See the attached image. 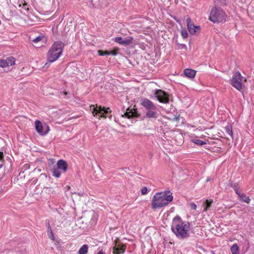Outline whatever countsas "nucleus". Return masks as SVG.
Segmentation results:
<instances>
[{"label": "nucleus", "instance_id": "nucleus-40", "mask_svg": "<svg viewBox=\"0 0 254 254\" xmlns=\"http://www.w3.org/2000/svg\"><path fill=\"white\" fill-rule=\"evenodd\" d=\"M210 180V178H207V180H206V181H207V182H209Z\"/></svg>", "mask_w": 254, "mask_h": 254}, {"label": "nucleus", "instance_id": "nucleus-30", "mask_svg": "<svg viewBox=\"0 0 254 254\" xmlns=\"http://www.w3.org/2000/svg\"><path fill=\"white\" fill-rule=\"evenodd\" d=\"M190 205L192 210H196L197 208V205L193 202H191Z\"/></svg>", "mask_w": 254, "mask_h": 254}, {"label": "nucleus", "instance_id": "nucleus-4", "mask_svg": "<svg viewBox=\"0 0 254 254\" xmlns=\"http://www.w3.org/2000/svg\"><path fill=\"white\" fill-rule=\"evenodd\" d=\"M227 15L221 8L215 7L211 9L209 19L213 23L223 22L226 21Z\"/></svg>", "mask_w": 254, "mask_h": 254}, {"label": "nucleus", "instance_id": "nucleus-28", "mask_svg": "<svg viewBox=\"0 0 254 254\" xmlns=\"http://www.w3.org/2000/svg\"><path fill=\"white\" fill-rule=\"evenodd\" d=\"M180 119H181V118H180V115L176 114L174 116V117L173 118V119L172 120L175 122H178Z\"/></svg>", "mask_w": 254, "mask_h": 254}, {"label": "nucleus", "instance_id": "nucleus-42", "mask_svg": "<svg viewBox=\"0 0 254 254\" xmlns=\"http://www.w3.org/2000/svg\"><path fill=\"white\" fill-rule=\"evenodd\" d=\"M27 4V3H26L25 2L23 4V5L25 6Z\"/></svg>", "mask_w": 254, "mask_h": 254}, {"label": "nucleus", "instance_id": "nucleus-33", "mask_svg": "<svg viewBox=\"0 0 254 254\" xmlns=\"http://www.w3.org/2000/svg\"><path fill=\"white\" fill-rule=\"evenodd\" d=\"M117 54V52L116 51H109V55L113 56H116Z\"/></svg>", "mask_w": 254, "mask_h": 254}, {"label": "nucleus", "instance_id": "nucleus-35", "mask_svg": "<svg viewBox=\"0 0 254 254\" xmlns=\"http://www.w3.org/2000/svg\"><path fill=\"white\" fill-rule=\"evenodd\" d=\"M3 153L0 152V160H1L3 159Z\"/></svg>", "mask_w": 254, "mask_h": 254}, {"label": "nucleus", "instance_id": "nucleus-24", "mask_svg": "<svg viewBox=\"0 0 254 254\" xmlns=\"http://www.w3.org/2000/svg\"><path fill=\"white\" fill-rule=\"evenodd\" d=\"M98 53L99 55L101 56H105V55H109V51H103L102 50H98Z\"/></svg>", "mask_w": 254, "mask_h": 254}, {"label": "nucleus", "instance_id": "nucleus-36", "mask_svg": "<svg viewBox=\"0 0 254 254\" xmlns=\"http://www.w3.org/2000/svg\"><path fill=\"white\" fill-rule=\"evenodd\" d=\"M50 231L51 233V234H52V230H51V228H50ZM51 239H52L53 240H54V236H53V234H52Z\"/></svg>", "mask_w": 254, "mask_h": 254}, {"label": "nucleus", "instance_id": "nucleus-26", "mask_svg": "<svg viewBox=\"0 0 254 254\" xmlns=\"http://www.w3.org/2000/svg\"><path fill=\"white\" fill-rule=\"evenodd\" d=\"M225 129H226V132L228 134L230 135L231 136H232L233 135V132H232V128H231V127L230 126H227L225 127Z\"/></svg>", "mask_w": 254, "mask_h": 254}, {"label": "nucleus", "instance_id": "nucleus-31", "mask_svg": "<svg viewBox=\"0 0 254 254\" xmlns=\"http://www.w3.org/2000/svg\"><path fill=\"white\" fill-rule=\"evenodd\" d=\"M155 112H147V116L149 118L154 117Z\"/></svg>", "mask_w": 254, "mask_h": 254}, {"label": "nucleus", "instance_id": "nucleus-20", "mask_svg": "<svg viewBox=\"0 0 254 254\" xmlns=\"http://www.w3.org/2000/svg\"><path fill=\"white\" fill-rule=\"evenodd\" d=\"M88 247L87 245H83L78 251V254H86L88 252Z\"/></svg>", "mask_w": 254, "mask_h": 254}, {"label": "nucleus", "instance_id": "nucleus-11", "mask_svg": "<svg viewBox=\"0 0 254 254\" xmlns=\"http://www.w3.org/2000/svg\"><path fill=\"white\" fill-rule=\"evenodd\" d=\"M133 40L131 37L127 38H122L121 37H116L114 39V41L122 45L127 46L130 44Z\"/></svg>", "mask_w": 254, "mask_h": 254}, {"label": "nucleus", "instance_id": "nucleus-13", "mask_svg": "<svg viewBox=\"0 0 254 254\" xmlns=\"http://www.w3.org/2000/svg\"><path fill=\"white\" fill-rule=\"evenodd\" d=\"M126 249V247L125 245L116 243L113 247V253L114 254H123L125 250Z\"/></svg>", "mask_w": 254, "mask_h": 254}, {"label": "nucleus", "instance_id": "nucleus-38", "mask_svg": "<svg viewBox=\"0 0 254 254\" xmlns=\"http://www.w3.org/2000/svg\"><path fill=\"white\" fill-rule=\"evenodd\" d=\"M97 254H105L103 251H101L99 252Z\"/></svg>", "mask_w": 254, "mask_h": 254}, {"label": "nucleus", "instance_id": "nucleus-21", "mask_svg": "<svg viewBox=\"0 0 254 254\" xmlns=\"http://www.w3.org/2000/svg\"><path fill=\"white\" fill-rule=\"evenodd\" d=\"M191 141L198 145H203L206 143L205 141L200 140L197 138H191Z\"/></svg>", "mask_w": 254, "mask_h": 254}, {"label": "nucleus", "instance_id": "nucleus-9", "mask_svg": "<svg viewBox=\"0 0 254 254\" xmlns=\"http://www.w3.org/2000/svg\"><path fill=\"white\" fill-rule=\"evenodd\" d=\"M35 124L36 130L40 134L45 135L49 132V127L46 124L43 125L39 121H36Z\"/></svg>", "mask_w": 254, "mask_h": 254}, {"label": "nucleus", "instance_id": "nucleus-17", "mask_svg": "<svg viewBox=\"0 0 254 254\" xmlns=\"http://www.w3.org/2000/svg\"><path fill=\"white\" fill-rule=\"evenodd\" d=\"M97 106L95 107L94 105H92L90 106V111H108L107 110L109 109V108H108L106 110L105 108H102L101 106L99 107V109H97Z\"/></svg>", "mask_w": 254, "mask_h": 254}, {"label": "nucleus", "instance_id": "nucleus-2", "mask_svg": "<svg viewBox=\"0 0 254 254\" xmlns=\"http://www.w3.org/2000/svg\"><path fill=\"white\" fill-rule=\"evenodd\" d=\"M173 198L170 191H163L156 193L151 201V207L153 209L160 208L167 205Z\"/></svg>", "mask_w": 254, "mask_h": 254}, {"label": "nucleus", "instance_id": "nucleus-8", "mask_svg": "<svg viewBox=\"0 0 254 254\" xmlns=\"http://www.w3.org/2000/svg\"><path fill=\"white\" fill-rule=\"evenodd\" d=\"M154 95L157 100L161 103H167L169 101L168 94L161 89L156 90L155 91Z\"/></svg>", "mask_w": 254, "mask_h": 254}, {"label": "nucleus", "instance_id": "nucleus-43", "mask_svg": "<svg viewBox=\"0 0 254 254\" xmlns=\"http://www.w3.org/2000/svg\"><path fill=\"white\" fill-rule=\"evenodd\" d=\"M48 63H46L45 65H47Z\"/></svg>", "mask_w": 254, "mask_h": 254}, {"label": "nucleus", "instance_id": "nucleus-19", "mask_svg": "<svg viewBox=\"0 0 254 254\" xmlns=\"http://www.w3.org/2000/svg\"><path fill=\"white\" fill-rule=\"evenodd\" d=\"M239 196L243 201L247 203H250V199L249 197L247 196L245 194L243 193H240L239 194Z\"/></svg>", "mask_w": 254, "mask_h": 254}, {"label": "nucleus", "instance_id": "nucleus-22", "mask_svg": "<svg viewBox=\"0 0 254 254\" xmlns=\"http://www.w3.org/2000/svg\"><path fill=\"white\" fill-rule=\"evenodd\" d=\"M231 251L233 254H239V247L237 244H234L231 248Z\"/></svg>", "mask_w": 254, "mask_h": 254}, {"label": "nucleus", "instance_id": "nucleus-29", "mask_svg": "<svg viewBox=\"0 0 254 254\" xmlns=\"http://www.w3.org/2000/svg\"><path fill=\"white\" fill-rule=\"evenodd\" d=\"M147 191H148L147 188L145 187H143L141 189V194L143 195H145V194H147Z\"/></svg>", "mask_w": 254, "mask_h": 254}, {"label": "nucleus", "instance_id": "nucleus-5", "mask_svg": "<svg viewBox=\"0 0 254 254\" xmlns=\"http://www.w3.org/2000/svg\"><path fill=\"white\" fill-rule=\"evenodd\" d=\"M67 168V163L63 160H60L52 170L53 175L56 178H59L61 174L66 172Z\"/></svg>", "mask_w": 254, "mask_h": 254}, {"label": "nucleus", "instance_id": "nucleus-14", "mask_svg": "<svg viewBox=\"0 0 254 254\" xmlns=\"http://www.w3.org/2000/svg\"><path fill=\"white\" fill-rule=\"evenodd\" d=\"M196 71L195 70L186 68L184 70L185 75L189 78H193L196 75Z\"/></svg>", "mask_w": 254, "mask_h": 254}, {"label": "nucleus", "instance_id": "nucleus-15", "mask_svg": "<svg viewBox=\"0 0 254 254\" xmlns=\"http://www.w3.org/2000/svg\"><path fill=\"white\" fill-rule=\"evenodd\" d=\"M213 202V199H206L205 202L202 204V207L203 208V212L208 211L211 207Z\"/></svg>", "mask_w": 254, "mask_h": 254}, {"label": "nucleus", "instance_id": "nucleus-27", "mask_svg": "<svg viewBox=\"0 0 254 254\" xmlns=\"http://www.w3.org/2000/svg\"><path fill=\"white\" fill-rule=\"evenodd\" d=\"M43 36H41V35H39V36H38L37 37H36V38H34L32 40V42L34 43H38V42L42 40V39H43Z\"/></svg>", "mask_w": 254, "mask_h": 254}, {"label": "nucleus", "instance_id": "nucleus-34", "mask_svg": "<svg viewBox=\"0 0 254 254\" xmlns=\"http://www.w3.org/2000/svg\"><path fill=\"white\" fill-rule=\"evenodd\" d=\"M235 191L236 193L238 195H239V194H240V193H242V192H241L240 191H239V190H238V189H235Z\"/></svg>", "mask_w": 254, "mask_h": 254}, {"label": "nucleus", "instance_id": "nucleus-10", "mask_svg": "<svg viewBox=\"0 0 254 254\" xmlns=\"http://www.w3.org/2000/svg\"><path fill=\"white\" fill-rule=\"evenodd\" d=\"M188 29L191 35L195 34L199 32L200 27L199 26L194 25L190 18L187 19Z\"/></svg>", "mask_w": 254, "mask_h": 254}, {"label": "nucleus", "instance_id": "nucleus-16", "mask_svg": "<svg viewBox=\"0 0 254 254\" xmlns=\"http://www.w3.org/2000/svg\"><path fill=\"white\" fill-rule=\"evenodd\" d=\"M109 112H92L93 116L100 119V118H106Z\"/></svg>", "mask_w": 254, "mask_h": 254}, {"label": "nucleus", "instance_id": "nucleus-1", "mask_svg": "<svg viewBox=\"0 0 254 254\" xmlns=\"http://www.w3.org/2000/svg\"><path fill=\"white\" fill-rule=\"evenodd\" d=\"M172 230L178 238L184 239L189 237L190 224L188 222L183 221L180 216H177L173 220Z\"/></svg>", "mask_w": 254, "mask_h": 254}, {"label": "nucleus", "instance_id": "nucleus-32", "mask_svg": "<svg viewBox=\"0 0 254 254\" xmlns=\"http://www.w3.org/2000/svg\"><path fill=\"white\" fill-rule=\"evenodd\" d=\"M44 190L46 192H48L49 193L52 192V189L50 188H44Z\"/></svg>", "mask_w": 254, "mask_h": 254}, {"label": "nucleus", "instance_id": "nucleus-23", "mask_svg": "<svg viewBox=\"0 0 254 254\" xmlns=\"http://www.w3.org/2000/svg\"><path fill=\"white\" fill-rule=\"evenodd\" d=\"M181 34L182 37L184 39H186L188 37V33L186 29H182L181 31Z\"/></svg>", "mask_w": 254, "mask_h": 254}, {"label": "nucleus", "instance_id": "nucleus-25", "mask_svg": "<svg viewBox=\"0 0 254 254\" xmlns=\"http://www.w3.org/2000/svg\"><path fill=\"white\" fill-rule=\"evenodd\" d=\"M0 66L1 67L8 66L6 64V61L5 59L0 60Z\"/></svg>", "mask_w": 254, "mask_h": 254}, {"label": "nucleus", "instance_id": "nucleus-41", "mask_svg": "<svg viewBox=\"0 0 254 254\" xmlns=\"http://www.w3.org/2000/svg\"><path fill=\"white\" fill-rule=\"evenodd\" d=\"M66 188H67V190H69V189H70V187H69V186H66Z\"/></svg>", "mask_w": 254, "mask_h": 254}, {"label": "nucleus", "instance_id": "nucleus-3", "mask_svg": "<svg viewBox=\"0 0 254 254\" xmlns=\"http://www.w3.org/2000/svg\"><path fill=\"white\" fill-rule=\"evenodd\" d=\"M64 45L61 41H57L52 46L47 54V59L49 63L57 61L62 55Z\"/></svg>", "mask_w": 254, "mask_h": 254}, {"label": "nucleus", "instance_id": "nucleus-6", "mask_svg": "<svg viewBox=\"0 0 254 254\" xmlns=\"http://www.w3.org/2000/svg\"><path fill=\"white\" fill-rule=\"evenodd\" d=\"M243 77L241 75L240 72L235 73L231 80V84L233 86L236 88L239 91H242V80Z\"/></svg>", "mask_w": 254, "mask_h": 254}, {"label": "nucleus", "instance_id": "nucleus-12", "mask_svg": "<svg viewBox=\"0 0 254 254\" xmlns=\"http://www.w3.org/2000/svg\"><path fill=\"white\" fill-rule=\"evenodd\" d=\"M141 104L146 110H153L155 109V106L154 104L148 99L143 98L141 100Z\"/></svg>", "mask_w": 254, "mask_h": 254}, {"label": "nucleus", "instance_id": "nucleus-7", "mask_svg": "<svg viewBox=\"0 0 254 254\" xmlns=\"http://www.w3.org/2000/svg\"><path fill=\"white\" fill-rule=\"evenodd\" d=\"M138 112H124L123 114L121 115V121L122 122H126L127 120H130V122L127 123L129 125V123H132L135 121V118L138 116Z\"/></svg>", "mask_w": 254, "mask_h": 254}, {"label": "nucleus", "instance_id": "nucleus-39", "mask_svg": "<svg viewBox=\"0 0 254 254\" xmlns=\"http://www.w3.org/2000/svg\"><path fill=\"white\" fill-rule=\"evenodd\" d=\"M126 112H127V111H132V110H129V108H127V110H126Z\"/></svg>", "mask_w": 254, "mask_h": 254}, {"label": "nucleus", "instance_id": "nucleus-37", "mask_svg": "<svg viewBox=\"0 0 254 254\" xmlns=\"http://www.w3.org/2000/svg\"><path fill=\"white\" fill-rule=\"evenodd\" d=\"M181 46H182V48H187V46L185 44H182Z\"/></svg>", "mask_w": 254, "mask_h": 254}, {"label": "nucleus", "instance_id": "nucleus-18", "mask_svg": "<svg viewBox=\"0 0 254 254\" xmlns=\"http://www.w3.org/2000/svg\"><path fill=\"white\" fill-rule=\"evenodd\" d=\"M6 61L7 66H12L15 64V59L12 57H9L5 59Z\"/></svg>", "mask_w": 254, "mask_h": 254}]
</instances>
